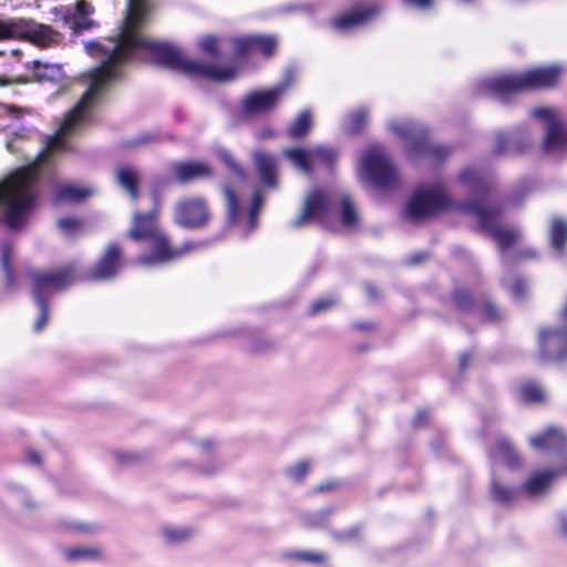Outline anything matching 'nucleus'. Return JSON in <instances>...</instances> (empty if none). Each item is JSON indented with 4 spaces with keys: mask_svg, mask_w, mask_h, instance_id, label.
<instances>
[{
    "mask_svg": "<svg viewBox=\"0 0 567 567\" xmlns=\"http://www.w3.org/2000/svg\"><path fill=\"white\" fill-rule=\"evenodd\" d=\"M155 215L156 212L148 214L135 213L128 231L131 238L135 240L145 238L151 243L152 252L138 259V262L144 266H154L179 258L190 248L189 244H184L181 247H171L166 235L155 225Z\"/></svg>",
    "mask_w": 567,
    "mask_h": 567,
    "instance_id": "obj_1",
    "label": "nucleus"
},
{
    "mask_svg": "<svg viewBox=\"0 0 567 567\" xmlns=\"http://www.w3.org/2000/svg\"><path fill=\"white\" fill-rule=\"evenodd\" d=\"M560 74L561 68L558 65L534 69L523 74L497 76L488 83V89L495 96L503 97L508 93L553 86L558 82Z\"/></svg>",
    "mask_w": 567,
    "mask_h": 567,
    "instance_id": "obj_2",
    "label": "nucleus"
},
{
    "mask_svg": "<svg viewBox=\"0 0 567 567\" xmlns=\"http://www.w3.org/2000/svg\"><path fill=\"white\" fill-rule=\"evenodd\" d=\"M359 178L378 187H390L396 179V169L381 146L372 145L362 155Z\"/></svg>",
    "mask_w": 567,
    "mask_h": 567,
    "instance_id": "obj_3",
    "label": "nucleus"
},
{
    "mask_svg": "<svg viewBox=\"0 0 567 567\" xmlns=\"http://www.w3.org/2000/svg\"><path fill=\"white\" fill-rule=\"evenodd\" d=\"M72 281L73 271L71 269L37 274L33 277V295L40 308V318L34 324L35 331H41L49 320V310L44 297L64 289Z\"/></svg>",
    "mask_w": 567,
    "mask_h": 567,
    "instance_id": "obj_4",
    "label": "nucleus"
},
{
    "mask_svg": "<svg viewBox=\"0 0 567 567\" xmlns=\"http://www.w3.org/2000/svg\"><path fill=\"white\" fill-rule=\"evenodd\" d=\"M532 115L546 126L544 150L548 154L558 155L567 150V131L560 113L549 106L536 107Z\"/></svg>",
    "mask_w": 567,
    "mask_h": 567,
    "instance_id": "obj_5",
    "label": "nucleus"
},
{
    "mask_svg": "<svg viewBox=\"0 0 567 567\" xmlns=\"http://www.w3.org/2000/svg\"><path fill=\"white\" fill-rule=\"evenodd\" d=\"M449 204V197L441 185L420 188L415 192L408 206V216L420 219L434 214Z\"/></svg>",
    "mask_w": 567,
    "mask_h": 567,
    "instance_id": "obj_6",
    "label": "nucleus"
},
{
    "mask_svg": "<svg viewBox=\"0 0 567 567\" xmlns=\"http://www.w3.org/2000/svg\"><path fill=\"white\" fill-rule=\"evenodd\" d=\"M284 155L297 169L306 174H309L317 163L330 165L338 156L334 150L326 146L309 150L287 148Z\"/></svg>",
    "mask_w": 567,
    "mask_h": 567,
    "instance_id": "obj_7",
    "label": "nucleus"
},
{
    "mask_svg": "<svg viewBox=\"0 0 567 567\" xmlns=\"http://www.w3.org/2000/svg\"><path fill=\"white\" fill-rule=\"evenodd\" d=\"M208 218L209 212L203 198H185L175 207L174 220L183 227L195 228L203 226Z\"/></svg>",
    "mask_w": 567,
    "mask_h": 567,
    "instance_id": "obj_8",
    "label": "nucleus"
},
{
    "mask_svg": "<svg viewBox=\"0 0 567 567\" xmlns=\"http://www.w3.org/2000/svg\"><path fill=\"white\" fill-rule=\"evenodd\" d=\"M19 30L16 39H24L38 47H49L59 41L60 34L49 25L31 19L18 18Z\"/></svg>",
    "mask_w": 567,
    "mask_h": 567,
    "instance_id": "obj_9",
    "label": "nucleus"
},
{
    "mask_svg": "<svg viewBox=\"0 0 567 567\" xmlns=\"http://www.w3.org/2000/svg\"><path fill=\"white\" fill-rule=\"evenodd\" d=\"M539 351L545 360L559 361L567 357V329H544L539 334Z\"/></svg>",
    "mask_w": 567,
    "mask_h": 567,
    "instance_id": "obj_10",
    "label": "nucleus"
},
{
    "mask_svg": "<svg viewBox=\"0 0 567 567\" xmlns=\"http://www.w3.org/2000/svg\"><path fill=\"white\" fill-rule=\"evenodd\" d=\"M475 215L481 226L491 233L501 248L505 249L518 240L519 233L517 230L503 228L497 225V213L495 210L477 208L475 209Z\"/></svg>",
    "mask_w": 567,
    "mask_h": 567,
    "instance_id": "obj_11",
    "label": "nucleus"
},
{
    "mask_svg": "<svg viewBox=\"0 0 567 567\" xmlns=\"http://www.w3.org/2000/svg\"><path fill=\"white\" fill-rule=\"evenodd\" d=\"M285 89V85H279L270 90L251 92L244 101V112L249 115H255L271 111L276 106Z\"/></svg>",
    "mask_w": 567,
    "mask_h": 567,
    "instance_id": "obj_12",
    "label": "nucleus"
},
{
    "mask_svg": "<svg viewBox=\"0 0 567 567\" xmlns=\"http://www.w3.org/2000/svg\"><path fill=\"white\" fill-rule=\"evenodd\" d=\"M234 53L239 56L245 53L259 51L265 55H270L277 47V41L270 35H249L233 39L230 42Z\"/></svg>",
    "mask_w": 567,
    "mask_h": 567,
    "instance_id": "obj_13",
    "label": "nucleus"
},
{
    "mask_svg": "<svg viewBox=\"0 0 567 567\" xmlns=\"http://www.w3.org/2000/svg\"><path fill=\"white\" fill-rule=\"evenodd\" d=\"M329 205L327 195L321 190L311 192L306 198L303 204V210L301 215L293 220L295 226H299L310 218H321Z\"/></svg>",
    "mask_w": 567,
    "mask_h": 567,
    "instance_id": "obj_14",
    "label": "nucleus"
},
{
    "mask_svg": "<svg viewBox=\"0 0 567 567\" xmlns=\"http://www.w3.org/2000/svg\"><path fill=\"white\" fill-rule=\"evenodd\" d=\"M174 174L179 183H189L212 175L210 167L203 162H181L173 166Z\"/></svg>",
    "mask_w": 567,
    "mask_h": 567,
    "instance_id": "obj_15",
    "label": "nucleus"
},
{
    "mask_svg": "<svg viewBox=\"0 0 567 567\" xmlns=\"http://www.w3.org/2000/svg\"><path fill=\"white\" fill-rule=\"evenodd\" d=\"M561 474H567V468L561 471ZM560 475L558 471H545V472H535L530 475V477L524 483L523 489L529 496H538L544 494L551 485L554 478Z\"/></svg>",
    "mask_w": 567,
    "mask_h": 567,
    "instance_id": "obj_16",
    "label": "nucleus"
},
{
    "mask_svg": "<svg viewBox=\"0 0 567 567\" xmlns=\"http://www.w3.org/2000/svg\"><path fill=\"white\" fill-rule=\"evenodd\" d=\"M252 159L262 184L265 186L275 187L277 172L275 157L261 151H257L254 153Z\"/></svg>",
    "mask_w": 567,
    "mask_h": 567,
    "instance_id": "obj_17",
    "label": "nucleus"
},
{
    "mask_svg": "<svg viewBox=\"0 0 567 567\" xmlns=\"http://www.w3.org/2000/svg\"><path fill=\"white\" fill-rule=\"evenodd\" d=\"M374 14V10L357 9L344 13L333 21V27L338 31H348L350 29L363 25Z\"/></svg>",
    "mask_w": 567,
    "mask_h": 567,
    "instance_id": "obj_18",
    "label": "nucleus"
},
{
    "mask_svg": "<svg viewBox=\"0 0 567 567\" xmlns=\"http://www.w3.org/2000/svg\"><path fill=\"white\" fill-rule=\"evenodd\" d=\"M120 256L121 252L116 246H109L95 268L94 277L96 279H107L115 275L120 267Z\"/></svg>",
    "mask_w": 567,
    "mask_h": 567,
    "instance_id": "obj_19",
    "label": "nucleus"
},
{
    "mask_svg": "<svg viewBox=\"0 0 567 567\" xmlns=\"http://www.w3.org/2000/svg\"><path fill=\"white\" fill-rule=\"evenodd\" d=\"M567 437L561 430L548 427L544 435L535 436L529 440L535 450H557L564 446Z\"/></svg>",
    "mask_w": 567,
    "mask_h": 567,
    "instance_id": "obj_20",
    "label": "nucleus"
},
{
    "mask_svg": "<svg viewBox=\"0 0 567 567\" xmlns=\"http://www.w3.org/2000/svg\"><path fill=\"white\" fill-rule=\"evenodd\" d=\"M116 179L120 186L125 189L132 199L136 200L137 195V185L141 182L140 172L131 166H123L117 169Z\"/></svg>",
    "mask_w": 567,
    "mask_h": 567,
    "instance_id": "obj_21",
    "label": "nucleus"
},
{
    "mask_svg": "<svg viewBox=\"0 0 567 567\" xmlns=\"http://www.w3.org/2000/svg\"><path fill=\"white\" fill-rule=\"evenodd\" d=\"M92 194L93 190L91 188L78 186L74 184H62L58 187L54 202L58 204L64 202H80L91 196Z\"/></svg>",
    "mask_w": 567,
    "mask_h": 567,
    "instance_id": "obj_22",
    "label": "nucleus"
},
{
    "mask_svg": "<svg viewBox=\"0 0 567 567\" xmlns=\"http://www.w3.org/2000/svg\"><path fill=\"white\" fill-rule=\"evenodd\" d=\"M32 70L38 81H58L62 76L61 65L56 63L35 61Z\"/></svg>",
    "mask_w": 567,
    "mask_h": 567,
    "instance_id": "obj_23",
    "label": "nucleus"
},
{
    "mask_svg": "<svg viewBox=\"0 0 567 567\" xmlns=\"http://www.w3.org/2000/svg\"><path fill=\"white\" fill-rule=\"evenodd\" d=\"M341 223L346 228H354L359 224L358 210L349 196L342 198Z\"/></svg>",
    "mask_w": 567,
    "mask_h": 567,
    "instance_id": "obj_24",
    "label": "nucleus"
},
{
    "mask_svg": "<svg viewBox=\"0 0 567 567\" xmlns=\"http://www.w3.org/2000/svg\"><path fill=\"white\" fill-rule=\"evenodd\" d=\"M551 245L555 249L561 251L564 244L567 241V221L555 218L550 227Z\"/></svg>",
    "mask_w": 567,
    "mask_h": 567,
    "instance_id": "obj_25",
    "label": "nucleus"
},
{
    "mask_svg": "<svg viewBox=\"0 0 567 567\" xmlns=\"http://www.w3.org/2000/svg\"><path fill=\"white\" fill-rule=\"evenodd\" d=\"M311 127L310 113L305 111L289 125L288 133L291 137L297 138L305 136Z\"/></svg>",
    "mask_w": 567,
    "mask_h": 567,
    "instance_id": "obj_26",
    "label": "nucleus"
},
{
    "mask_svg": "<svg viewBox=\"0 0 567 567\" xmlns=\"http://www.w3.org/2000/svg\"><path fill=\"white\" fill-rule=\"evenodd\" d=\"M64 555L70 560H87L100 557L102 551L93 547H76L65 549Z\"/></svg>",
    "mask_w": 567,
    "mask_h": 567,
    "instance_id": "obj_27",
    "label": "nucleus"
},
{
    "mask_svg": "<svg viewBox=\"0 0 567 567\" xmlns=\"http://www.w3.org/2000/svg\"><path fill=\"white\" fill-rule=\"evenodd\" d=\"M30 113L31 111L25 107H20L12 104H0V118H8L12 124L22 120L24 115Z\"/></svg>",
    "mask_w": 567,
    "mask_h": 567,
    "instance_id": "obj_28",
    "label": "nucleus"
},
{
    "mask_svg": "<svg viewBox=\"0 0 567 567\" xmlns=\"http://www.w3.org/2000/svg\"><path fill=\"white\" fill-rule=\"evenodd\" d=\"M19 25L18 18H0V41L16 39Z\"/></svg>",
    "mask_w": 567,
    "mask_h": 567,
    "instance_id": "obj_29",
    "label": "nucleus"
},
{
    "mask_svg": "<svg viewBox=\"0 0 567 567\" xmlns=\"http://www.w3.org/2000/svg\"><path fill=\"white\" fill-rule=\"evenodd\" d=\"M75 10L78 14L82 17V20L75 22L76 29H90L93 25V22L91 20H87L85 16L93 12L91 4L85 0H79L75 3Z\"/></svg>",
    "mask_w": 567,
    "mask_h": 567,
    "instance_id": "obj_30",
    "label": "nucleus"
},
{
    "mask_svg": "<svg viewBox=\"0 0 567 567\" xmlns=\"http://www.w3.org/2000/svg\"><path fill=\"white\" fill-rule=\"evenodd\" d=\"M368 121V113L365 110H358L349 115L347 118V130L350 132H359Z\"/></svg>",
    "mask_w": 567,
    "mask_h": 567,
    "instance_id": "obj_31",
    "label": "nucleus"
},
{
    "mask_svg": "<svg viewBox=\"0 0 567 567\" xmlns=\"http://www.w3.org/2000/svg\"><path fill=\"white\" fill-rule=\"evenodd\" d=\"M522 396L527 402H538L544 399V391L536 383H527L522 388Z\"/></svg>",
    "mask_w": 567,
    "mask_h": 567,
    "instance_id": "obj_32",
    "label": "nucleus"
},
{
    "mask_svg": "<svg viewBox=\"0 0 567 567\" xmlns=\"http://www.w3.org/2000/svg\"><path fill=\"white\" fill-rule=\"evenodd\" d=\"M225 196L227 202L228 220L234 223L238 215V202L234 189L229 186L225 187Z\"/></svg>",
    "mask_w": 567,
    "mask_h": 567,
    "instance_id": "obj_33",
    "label": "nucleus"
},
{
    "mask_svg": "<svg viewBox=\"0 0 567 567\" xmlns=\"http://www.w3.org/2000/svg\"><path fill=\"white\" fill-rule=\"evenodd\" d=\"M492 495L495 501L507 504L514 499L515 492L498 483L493 484Z\"/></svg>",
    "mask_w": 567,
    "mask_h": 567,
    "instance_id": "obj_34",
    "label": "nucleus"
},
{
    "mask_svg": "<svg viewBox=\"0 0 567 567\" xmlns=\"http://www.w3.org/2000/svg\"><path fill=\"white\" fill-rule=\"evenodd\" d=\"M83 223L80 219L66 217L58 220L59 229L65 235H72L81 230Z\"/></svg>",
    "mask_w": 567,
    "mask_h": 567,
    "instance_id": "obj_35",
    "label": "nucleus"
},
{
    "mask_svg": "<svg viewBox=\"0 0 567 567\" xmlns=\"http://www.w3.org/2000/svg\"><path fill=\"white\" fill-rule=\"evenodd\" d=\"M310 464L306 461L298 462L286 470V475L291 481H300L309 471Z\"/></svg>",
    "mask_w": 567,
    "mask_h": 567,
    "instance_id": "obj_36",
    "label": "nucleus"
},
{
    "mask_svg": "<svg viewBox=\"0 0 567 567\" xmlns=\"http://www.w3.org/2000/svg\"><path fill=\"white\" fill-rule=\"evenodd\" d=\"M498 456L508 465L518 464L519 457L515 454L512 446L507 442H502L498 447Z\"/></svg>",
    "mask_w": 567,
    "mask_h": 567,
    "instance_id": "obj_37",
    "label": "nucleus"
},
{
    "mask_svg": "<svg viewBox=\"0 0 567 567\" xmlns=\"http://www.w3.org/2000/svg\"><path fill=\"white\" fill-rule=\"evenodd\" d=\"M198 45L200 50L208 54H214L217 51L218 47H221V44H218L217 39H215L212 35H205L198 41Z\"/></svg>",
    "mask_w": 567,
    "mask_h": 567,
    "instance_id": "obj_38",
    "label": "nucleus"
},
{
    "mask_svg": "<svg viewBox=\"0 0 567 567\" xmlns=\"http://www.w3.org/2000/svg\"><path fill=\"white\" fill-rule=\"evenodd\" d=\"M261 203L262 202H261L260 196L258 194H255V196L252 198L250 213H249V223H250L251 227H255V225H256L257 215H258L259 208L261 206Z\"/></svg>",
    "mask_w": 567,
    "mask_h": 567,
    "instance_id": "obj_39",
    "label": "nucleus"
},
{
    "mask_svg": "<svg viewBox=\"0 0 567 567\" xmlns=\"http://www.w3.org/2000/svg\"><path fill=\"white\" fill-rule=\"evenodd\" d=\"M391 128L393 132H395L398 135L400 136H405V135H416L417 132L416 130L414 128V126H412V124H404L403 126H396L394 124L391 125Z\"/></svg>",
    "mask_w": 567,
    "mask_h": 567,
    "instance_id": "obj_40",
    "label": "nucleus"
},
{
    "mask_svg": "<svg viewBox=\"0 0 567 567\" xmlns=\"http://www.w3.org/2000/svg\"><path fill=\"white\" fill-rule=\"evenodd\" d=\"M218 155L229 166V168L236 172L239 176L241 175L239 167L235 164L230 154L226 150H220Z\"/></svg>",
    "mask_w": 567,
    "mask_h": 567,
    "instance_id": "obj_41",
    "label": "nucleus"
},
{
    "mask_svg": "<svg viewBox=\"0 0 567 567\" xmlns=\"http://www.w3.org/2000/svg\"><path fill=\"white\" fill-rule=\"evenodd\" d=\"M526 290H527L526 285L522 280L514 281L511 287V291H512L513 296L516 298L524 297Z\"/></svg>",
    "mask_w": 567,
    "mask_h": 567,
    "instance_id": "obj_42",
    "label": "nucleus"
},
{
    "mask_svg": "<svg viewBox=\"0 0 567 567\" xmlns=\"http://www.w3.org/2000/svg\"><path fill=\"white\" fill-rule=\"evenodd\" d=\"M165 537L171 540V542H177V540H181V539H184L186 538V533L183 532V530H173V529H167L165 532Z\"/></svg>",
    "mask_w": 567,
    "mask_h": 567,
    "instance_id": "obj_43",
    "label": "nucleus"
},
{
    "mask_svg": "<svg viewBox=\"0 0 567 567\" xmlns=\"http://www.w3.org/2000/svg\"><path fill=\"white\" fill-rule=\"evenodd\" d=\"M332 303H333V301L331 299L318 300L312 303L311 310H312V312H318V311L328 309L329 307L332 306Z\"/></svg>",
    "mask_w": 567,
    "mask_h": 567,
    "instance_id": "obj_44",
    "label": "nucleus"
},
{
    "mask_svg": "<svg viewBox=\"0 0 567 567\" xmlns=\"http://www.w3.org/2000/svg\"><path fill=\"white\" fill-rule=\"evenodd\" d=\"M408 6L415 7L417 9H426L431 4V0H404Z\"/></svg>",
    "mask_w": 567,
    "mask_h": 567,
    "instance_id": "obj_45",
    "label": "nucleus"
},
{
    "mask_svg": "<svg viewBox=\"0 0 567 567\" xmlns=\"http://www.w3.org/2000/svg\"><path fill=\"white\" fill-rule=\"evenodd\" d=\"M460 179L463 182V183H470L472 181H476L477 179V174L475 171L473 169H466L464 171L461 175H460Z\"/></svg>",
    "mask_w": 567,
    "mask_h": 567,
    "instance_id": "obj_46",
    "label": "nucleus"
},
{
    "mask_svg": "<svg viewBox=\"0 0 567 567\" xmlns=\"http://www.w3.org/2000/svg\"><path fill=\"white\" fill-rule=\"evenodd\" d=\"M27 457H28L29 462H31L33 464H39L42 460L41 454L35 450H29L27 452Z\"/></svg>",
    "mask_w": 567,
    "mask_h": 567,
    "instance_id": "obj_47",
    "label": "nucleus"
},
{
    "mask_svg": "<svg viewBox=\"0 0 567 567\" xmlns=\"http://www.w3.org/2000/svg\"><path fill=\"white\" fill-rule=\"evenodd\" d=\"M298 557L310 561H321L323 559L322 556L312 554H299Z\"/></svg>",
    "mask_w": 567,
    "mask_h": 567,
    "instance_id": "obj_48",
    "label": "nucleus"
},
{
    "mask_svg": "<svg viewBox=\"0 0 567 567\" xmlns=\"http://www.w3.org/2000/svg\"><path fill=\"white\" fill-rule=\"evenodd\" d=\"M6 148L8 150V152L10 153H16L19 151V147L14 144V141L13 140H9L7 141L6 143Z\"/></svg>",
    "mask_w": 567,
    "mask_h": 567,
    "instance_id": "obj_49",
    "label": "nucleus"
},
{
    "mask_svg": "<svg viewBox=\"0 0 567 567\" xmlns=\"http://www.w3.org/2000/svg\"><path fill=\"white\" fill-rule=\"evenodd\" d=\"M14 136L16 137H19V138H27L28 137V132L25 128H20L18 132H14Z\"/></svg>",
    "mask_w": 567,
    "mask_h": 567,
    "instance_id": "obj_50",
    "label": "nucleus"
},
{
    "mask_svg": "<svg viewBox=\"0 0 567 567\" xmlns=\"http://www.w3.org/2000/svg\"><path fill=\"white\" fill-rule=\"evenodd\" d=\"M8 262H9V261H8V257H7V255L4 254V255H3V257H2V264H3V267H4L6 269H8Z\"/></svg>",
    "mask_w": 567,
    "mask_h": 567,
    "instance_id": "obj_51",
    "label": "nucleus"
},
{
    "mask_svg": "<svg viewBox=\"0 0 567 567\" xmlns=\"http://www.w3.org/2000/svg\"><path fill=\"white\" fill-rule=\"evenodd\" d=\"M465 363H466V357H465V355H463V357H461V359H460V364H461V367H462V368H464V367H465Z\"/></svg>",
    "mask_w": 567,
    "mask_h": 567,
    "instance_id": "obj_52",
    "label": "nucleus"
},
{
    "mask_svg": "<svg viewBox=\"0 0 567 567\" xmlns=\"http://www.w3.org/2000/svg\"><path fill=\"white\" fill-rule=\"evenodd\" d=\"M212 446H213V444H212V443H204V444H203V447H205V449H209V447H212Z\"/></svg>",
    "mask_w": 567,
    "mask_h": 567,
    "instance_id": "obj_53",
    "label": "nucleus"
},
{
    "mask_svg": "<svg viewBox=\"0 0 567 567\" xmlns=\"http://www.w3.org/2000/svg\"><path fill=\"white\" fill-rule=\"evenodd\" d=\"M8 83H9V81H6V80H3V79H0V85H4V84H8Z\"/></svg>",
    "mask_w": 567,
    "mask_h": 567,
    "instance_id": "obj_54",
    "label": "nucleus"
},
{
    "mask_svg": "<svg viewBox=\"0 0 567 567\" xmlns=\"http://www.w3.org/2000/svg\"><path fill=\"white\" fill-rule=\"evenodd\" d=\"M563 530H564L565 535H567V523L563 525Z\"/></svg>",
    "mask_w": 567,
    "mask_h": 567,
    "instance_id": "obj_55",
    "label": "nucleus"
},
{
    "mask_svg": "<svg viewBox=\"0 0 567 567\" xmlns=\"http://www.w3.org/2000/svg\"><path fill=\"white\" fill-rule=\"evenodd\" d=\"M14 82H16V83H24V80H22V79H20V78H19V79H17Z\"/></svg>",
    "mask_w": 567,
    "mask_h": 567,
    "instance_id": "obj_56",
    "label": "nucleus"
}]
</instances>
